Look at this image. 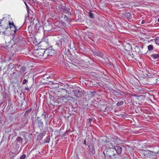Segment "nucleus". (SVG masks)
I'll return each instance as SVG.
<instances>
[{
    "instance_id": "1",
    "label": "nucleus",
    "mask_w": 159,
    "mask_h": 159,
    "mask_svg": "<svg viewBox=\"0 0 159 159\" xmlns=\"http://www.w3.org/2000/svg\"><path fill=\"white\" fill-rule=\"evenodd\" d=\"M106 152L105 154L107 157L110 159H117V155L115 152V149L113 148H110L107 149Z\"/></svg>"
},
{
    "instance_id": "2",
    "label": "nucleus",
    "mask_w": 159,
    "mask_h": 159,
    "mask_svg": "<svg viewBox=\"0 0 159 159\" xmlns=\"http://www.w3.org/2000/svg\"><path fill=\"white\" fill-rule=\"evenodd\" d=\"M39 44L42 47L44 48L43 49H47L49 47L48 39L47 37L43 38L41 41L39 42Z\"/></svg>"
},
{
    "instance_id": "3",
    "label": "nucleus",
    "mask_w": 159,
    "mask_h": 159,
    "mask_svg": "<svg viewBox=\"0 0 159 159\" xmlns=\"http://www.w3.org/2000/svg\"><path fill=\"white\" fill-rule=\"evenodd\" d=\"M143 154L145 157L149 158L156 157V153L149 150L145 151L144 152Z\"/></svg>"
},
{
    "instance_id": "4",
    "label": "nucleus",
    "mask_w": 159,
    "mask_h": 159,
    "mask_svg": "<svg viewBox=\"0 0 159 159\" xmlns=\"http://www.w3.org/2000/svg\"><path fill=\"white\" fill-rule=\"evenodd\" d=\"M8 22L9 27L11 31V34L13 35L16 33L17 30L16 26L14 25L13 22H10L8 20H7Z\"/></svg>"
},
{
    "instance_id": "5",
    "label": "nucleus",
    "mask_w": 159,
    "mask_h": 159,
    "mask_svg": "<svg viewBox=\"0 0 159 159\" xmlns=\"http://www.w3.org/2000/svg\"><path fill=\"white\" fill-rule=\"evenodd\" d=\"M39 51H42V55H47V56L49 57L53 55L54 54L55 51L51 49H48L44 51L42 49H39Z\"/></svg>"
},
{
    "instance_id": "6",
    "label": "nucleus",
    "mask_w": 159,
    "mask_h": 159,
    "mask_svg": "<svg viewBox=\"0 0 159 159\" xmlns=\"http://www.w3.org/2000/svg\"><path fill=\"white\" fill-rule=\"evenodd\" d=\"M110 140L114 142L116 144H122L123 141L119 138L117 136H114L111 138Z\"/></svg>"
},
{
    "instance_id": "7",
    "label": "nucleus",
    "mask_w": 159,
    "mask_h": 159,
    "mask_svg": "<svg viewBox=\"0 0 159 159\" xmlns=\"http://www.w3.org/2000/svg\"><path fill=\"white\" fill-rule=\"evenodd\" d=\"M81 89L79 88L77 89H75L72 91L73 93L76 97H80L82 95L83 93L81 90Z\"/></svg>"
},
{
    "instance_id": "8",
    "label": "nucleus",
    "mask_w": 159,
    "mask_h": 159,
    "mask_svg": "<svg viewBox=\"0 0 159 159\" xmlns=\"http://www.w3.org/2000/svg\"><path fill=\"white\" fill-rule=\"evenodd\" d=\"M38 123V126L40 129H42L43 128V122L41 121V120H35L33 122V124L34 125L36 123Z\"/></svg>"
},
{
    "instance_id": "9",
    "label": "nucleus",
    "mask_w": 159,
    "mask_h": 159,
    "mask_svg": "<svg viewBox=\"0 0 159 159\" xmlns=\"http://www.w3.org/2000/svg\"><path fill=\"white\" fill-rule=\"evenodd\" d=\"M61 92L64 95H61V98L62 99H63L64 98L67 99L66 98L67 97L68 95H67V90H66L64 89H62L61 90Z\"/></svg>"
},
{
    "instance_id": "10",
    "label": "nucleus",
    "mask_w": 159,
    "mask_h": 159,
    "mask_svg": "<svg viewBox=\"0 0 159 159\" xmlns=\"http://www.w3.org/2000/svg\"><path fill=\"white\" fill-rule=\"evenodd\" d=\"M93 145L92 144H89V151H90V154L91 155H93L95 153V150L93 147Z\"/></svg>"
},
{
    "instance_id": "11",
    "label": "nucleus",
    "mask_w": 159,
    "mask_h": 159,
    "mask_svg": "<svg viewBox=\"0 0 159 159\" xmlns=\"http://www.w3.org/2000/svg\"><path fill=\"white\" fill-rule=\"evenodd\" d=\"M115 149V151L116 153L118 154H120L122 152V149L121 147L118 146H115L113 148Z\"/></svg>"
},
{
    "instance_id": "12",
    "label": "nucleus",
    "mask_w": 159,
    "mask_h": 159,
    "mask_svg": "<svg viewBox=\"0 0 159 159\" xmlns=\"http://www.w3.org/2000/svg\"><path fill=\"white\" fill-rule=\"evenodd\" d=\"M124 17L126 19H130L132 18V16L130 13H124Z\"/></svg>"
},
{
    "instance_id": "13",
    "label": "nucleus",
    "mask_w": 159,
    "mask_h": 159,
    "mask_svg": "<svg viewBox=\"0 0 159 159\" xmlns=\"http://www.w3.org/2000/svg\"><path fill=\"white\" fill-rule=\"evenodd\" d=\"M92 120V119L91 118L88 119L86 121L87 125L86 126L87 127H89L91 125V122Z\"/></svg>"
},
{
    "instance_id": "14",
    "label": "nucleus",
    "mask_w": 159,
    "mask_h": 159,
    "mask_svg": "<svg viewBox=\"0 0 159 159\" xmlns=\"http://www.w3.org/2000/svg\"><path fill=\"white\" fill-rule=\"evenodd\" d=\"M94 54L95 55L101 57H102L103 56V54L101 52L99 51L96 52H94Z\"/></svg>"
},
{
    "instance_id": "15",
    "label": "nucleus",
    "mask_w": 159,
    "mask_h": 159,
    "mask_svg": "<svg viewBox=\"0 0 159 159\" xmlns=\"http://www.w3.org/2000/svg\"><path fill=\"white\" fill-rule=\"evenodd\" d=\"M152 58L154 59H156L159 58V53L153 54L151 56Z\"/></svg>"
},
{
    "instance_id": "16",
    "label": "nucleus",
    "mask_w": 159,
    "mask_h": 159,
    "mask_svg": "<svg viewBox=\"0 0 159 159\" xmlns=\"http://www.w3.org/2000/svg\"><path fill=\"white\" fill-rule=\"evenodd\" d=\"M43 28L45 31H49L52 29V27L50 25H48V26L44 25Z\"/></svg>"
},
{
    "instance_id": "17",
    "label": "nucleus",
    "mask_w": 159,
    "mask_h": 159,
    "mask_svg": "<svg viewBox=\"0 0 159 159\" xmlns=\"http://www.w3.org/2000/svg\"><path fill=\"white\" fill-rule=\"evenodd\" d=\"M9 16L6 15V16H4V17H3L2 20H1V19L0 20V24H1V21H4L5 20L6 21H7V20L9 19Z\"/></svg>"
},
{
    "instance_id": "18",
    "label": "nucleus",
    "mask_w": 159,
    "mask_h": 159,
    "mask_svg": "<svg viewBox=\"0 0 159 159\" xmlns=\"http://www.w3.org/2000/svg\"><path fill=\"white\" fill-rule=\"evenodd\" d=\"M2 33L4 35L6 34L5 32L4 31V28H3L2 25H1L0 26V33Z\"/></svg>"
},
{
    "instance_id": "19",
    "label": "nucleus",
    "mask_w": 159,
    "mask_h": 159,
    "mask_svg": "<svg viewBox=\"0 0 159 159\" xmlns=\"http://www.w3.org/2000/svg\"><path fill=\"white\" fill-rule=\"evenodd\" d=\"M23 139H22L21 137L19 136L18 137L16 138V140L20 142L21 143H22Z\"/></svg>"
},
{
    "instance_id": "20",
    "label": "nucleus",
    "mask_w": 159,
    "mask_h": 159,
    "mask_svg": "<svg viewBox=\"0 0 159 159\" xmlns=\"http://www.w3.org/2000/svg\"><path fill=\"white\" fill-rule=\"evenodd\" d=\"M32 110V109L31 108H29L25 112V115H27V114H28V113H30L31 111Z\"/></svg>"
},
{
    "instance_id": "21",
    "label": "nucleus",
    "mask_w": 159,
    "mask_h": 159,
    "mask_svg": "<svg viewBox=\"0 0 159 159\" xmlns=\"http://www.w3.org/2000/svg\"><path fill=\"white\" fill-rule=\"evenodd\" d=\"M153 49V47L152 45H150L148 46V49L149 51H151Z\"/></svg>"
},
{
    "instance_id": "22",
    "label": "nucleus",
    "mask_w": 159,
    "mask_h": 159,
    "mask_svg": "<svg viewBox=\"0 0 159 159\" xmlns=\"http://www.w3.org/2000/svg\"><path fill=\"white\" fill-rule=\"evenodd\" d=\"M155 41L156 44L159 45V37L156 38L155 39Z\"/></svg>"
},
{
    "instance_id": "23",
    "label": "nucleus",
    "mask_w": 159,
    "mask_h": 159,
    "mask_svg": "<svg viewBox=\"0 0 159 159\" xmlns=\"http://www.w3.org/2000/svg\"><path fill=\"white\" fill-rule=\"evenodd\" d=\"M64 18L65 19L66 21V23H67L68 24L69 23L70 21L68 19V17L66 16H65Z\"/></svg>"
},
{
    "instance_id": "24",
    "label": "nucleus",
    "mask_w": 159,
    "mask_h": 159,
    "mask_svg": "<svg viewBox=\"0 0 159 159\" xmlns=\"http://www.w3.org/2000/svg\"><path fill=\"white\" fill-rule=\"evenodd\" d=\"M50 140V137H47L45 139V142L47 143H49Z\"/></svg>"
},
{
    "instance_id": "25",
    "label": "nucleus",
    "mask_w": 159,
    "mask_h": 159,
    "mask_svg": "<svg viewBox=\"0 0 159 159\" xmlns=\"http://www.w3.org/2000/svg\"><path fill=\"white\" fill-rule=\"evenodd\" d=\"M24 3H25V5L26 7L27 11V12L28 13V14H29V7L27 5V3H26V2H24Z\"/></svg>"
},
{
    "instance_id": "26",
    "label": "nucleus",
    "mask_w": 159,
    "mask_h": 159,
    "mask_svg": "<svg viewBox=\"0 0 159 159\" xmlns=\"http://www.w3.org/2000/svg\"><path fill=\"white\" fill-rule=\"evenodd\" d=\"M26 157V155L25 154H23L20 157V159H25Z\"/></svg>"
},
{
    "instance_id": "27",
    "label": "nucleus",
    "mask_w": 159,
    "mask_h": 159,
    "mask_svg": "<svg viewBox=\"0 0 159 159\" xmlns=\"http://www.w3.org/2000/svg\"><path fill=\"white\" fill-rule=\"evenodd\" d=\"M42 117H43V118L45 119L46 118V113L44 112L42 114Z\"/></svg>"
},
{
    "instance_id": "28",
    "label": "nucleus",
    "mask_w": 159,
    "mask_h": 159,
    "mask_svg": "<svg viewBox=\"0 0 159 159\" xmlns=\"http://www.w3.org/2000/svg\"><path fill=\"white\" fill-rule=\"evenodd\" d=\"M89 16L90 17V18H93V14L91 13V12H90L89 13Z\"/></svg>"
},
{
    "instance_id": "29",
    "label": "nucleus",
    "mask_w": 159,
    "mask_h": 159,
    "mask_svg": "<svg viewBox=\"0 0 159 159\" xmlns=\"http://www.w3.org/2000/svg\"><path fill=\"white\" fill-rule=\"evenodd\" d=\"M123 103H124V102L123 101H121L120 102H118L117 103V105L118 106H120V105L123 104Z\"/></svg>"
},
{
    "instance_id": "30",
    "label": "nucleus",
    "mask_w": 159,
    "mask_h": 159,
    "mask_svg": "<svg viewBox=\"0 0 159 159\" xmlns=\"http://www.w3.org/2000/svg\"><path fill=\"white\" fill-rule=\"evenodd\" d=\"M28 82V80H26V79H25L23 80V83H22V84H25L27 82Z\"/></svg>"
},
{
    "instance_id": "31",
    "label": "nucleus",
    "mask_w": 159,
    "mask_h": 159,
    "mask_svg": "<svg viewBox=\"0 0 159 159\" xmlns=\"http://www.w3.org/2000/svg\"><path fill=\"white\" fill-rule=\"evenodd\" d=\"M70 9L69 8H67L65 9V11H66L67 13H69L70 12Z\"/></svg>"
},
{
    "instance_id": "32",
    "label": "nucleus",
    "mask_w": 159,
    "mask_h": 159,
    "mask_svg": "<svg viewBox=\"0 0 159 159\" xmlns=\"http://www.w3.org/2000/svg\"><path fill=\"white\" fill-rule=\"evenodd\" d=\"M25 89L27 91H29L30 90V89L29 88L26 87L25 88Z\"/></svg>"
},
{
    "instance_id": "33",
    "label": "nucleus",
    "mask_w": 159,
    "mask_h": 159,
    "mask_svg": "<svg viewBox=\"0 0 159 159\" xmlns=\"http://www.w3.org/2000/svg\"><path fill=\"white\" fill-rule=\"evenodd\" d=\"M84 144L86 146L87 145V144H86V141L85 140H84Z\"/></svg>"
},
{
    "instance_id": "34",
    "label": "nucleus",
    "mask_w": 159,
    "mask_h": 159,
    "mask_svg": "<svg viewBox=\"0 0 159 159\" xmlns=\"http://www.w3.org/2000/svg\"><path fill=\"white\" fill-rule=\"evenodd\" d=\"M145 20H142V22H141L142 24H144L145 23Z\"/></svg>"
},
{
    "instance_id": "35",
    "label": "nucleus",
    "mask_w": 159,
    "mask_h": 159,
    "mask_svg": "<svg viewBox=\"0 0 159 159\" xmlns=\"http://www.w3.org/2000/svg\"><path fill=\"white\" fill-rule=\"evenodd\" d=\"M9 28V26H7V27H6L5 28V30H7Z\"/></svg>"
},
{
    "instance_id": "36",
    "label": "nucleus",
    "mask_w": 159,
    "mask_h": 159,
    "mask_svg": "<svg viewBox=\"0 0 159 159\" xmlns=\"http://www.w3.org/2000/svg\"><path fill=\"white\" fill-rule=\"evenodd\" d=\"M65 7L64 6H62V9H65Z\"/></svg>"
},
{
    "instance_id": "37",
    "label": "nucleus",
    "mask_w": 159,
    "mask_h": 159,
    "mask_svg": "<svg viewBox=\"0 0 159 159\" xmlns=\"http://www.w3.org/2000/svg\"><path fill=\"white\" fill-rule=\"evenodd\" d=\"M19 145H16V146L17 148H19Z\"/></svg>"
},
{
    "instance_id": "38",
    "label": "nucleus",
    "mask_w": 159,
    "mask_h": 159,
    "mask_svg": "<svg viewBox=\"0 0 159 159\" xmlns=\"http://www.w3.org/2000/svg\"><path fill=\"white\" fill-rule=\"evenodd\" d=\"M38 137H41V135H38Z\"/></svg>"
},
{
    "instance_id": "39",
    "label": "nucleus",
    "mask_w": 159,
    "mask_h": 159,
    "mask_svg": "<svg viewBox=\"0 0 159 159\" xmlns=\"http://www.w3.org/2000/svg\"><path fill=\"white\" fill-rule=\"evenodd\" d=\"M15 74V72H13L12 74V75H14Z\"/></svg>"
},
{
    "instance_id": "40",
    "label": "nucleus",
    "mask_w": 159,
    "mask_h": 159,
    "mask_svg": "<svg viewBox=\"0 0 159 159\" xmlns=\"http://www.w3.org/2000/svg\"><path fill=\"white\" fill-rule=\"evenodd\" d=\"M157 21L159 22V18L158 19Z\"/></svg>"
},
{
    "instance_id": "41",
    "label": "nucleus",
    "mask_w": 159,
    "mask_h": 159,
    "mask_svg": "<svg viewBox=\"0 0 159 159\" xmlns=\"http://www.w3.org/2000/svg\"><path fill=\"white\" fill-rule=\"evenodd\" d=\"M133 54H132V56H133Z\"/></svg>"
},
{
    "instance_id": "42",
    "label": "nucleus",
    "mask_w": 159,
    "mask_h": 159,
    "mask_svg": "<svg viewBox=\"0 0 159 159\" xmlns=\"http://www.w3.org/2000/svg\"><path fill=\"white\" fill-rule=\"evenodd\" d=\"M133 54H132V56H133Z\"/></svg>"
},
{
    "instance_id": "43",
    "label": "nucleus",
    "mask_w": 159,
    "mask_h": 159,
    "mask_svg": "<svg viewBox=\"0 0 159 159\" xmlns=\"http://www.w3.org/2000/svg\"><path fill=\"white\" fill-rule=\"evenodd\" d=\"M37 118L39 119V117H37Z\"/></svg>"
}]
</instances>
